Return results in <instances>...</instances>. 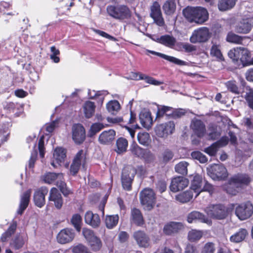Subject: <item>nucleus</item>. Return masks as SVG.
Instances as JSON below:
<instances>
[{
	"label": "nucleus",
	"instance_id": "obj_58",
	"mask_svg": "<svg viewBox=\"0 0 253 253\" xmlns=\"http://www.w3.org/2000/svg\"><path fill=\"white\" fill-rule=\"evenodd\" d=\"M151 13L150 15L151 17L158 15L162 14L161 8H160V5L157 1H155L152 6H151Z\"/></svg>",
	"mask_w": 253,
	"mask_h": 253
},
{
	"label": "nucleus",
	"instance_id": "obj_51",
	"mask_svg": "<svg viewBox=\"0 0 253 253\" xmlns=\"http://www.w3.org/2000/svg\"><path fill=\"white\" fill-rule=\"evenodd\" d=\"M131 151L133 155L136 156L137 157H144L145 153L147 152V151L145 150L140 148L137 144L132 146ZM147 153L150 155H152V154L150 153V151H148Z\"/></svg>",
	"mask_w": 253,
	"mask_h": 253
},
{
	"label": "nucleus",
	"instance_id": "obj_54",
	"mask_svg": "<svg viewBox=\"0 0 253 253\" xmlns=\"http://www.w3.org/2000/svg\"><path fill=\"white\" fill-rule=\"evenodd\" d=\"M194 159L198 160L201 163H205L208 161L206 156L199 151H194L191 153Z\"/></svg>",
	"mask_w": 253,
	"mask_h": 253
},
{
	"label": "nucleus",
	"instance_id": "obj_14",
	"mask_svg": "<svg viewBox=\"0 0 253 253\" xmlns=\"http://www.w3.org/2000/svg\"><path fill=\"white\" fill-rule=\"evenodd\" d=\"M72 139L77 144H82L85 138V130L84 127L80 124H75L72 128Z\"/></svg>",
	"mask_w": 253,
	"mask_h": 253
},
{
	"label": "nucleus",
	"instance_id": "obj_64",
	"mask_svg": "<svg viewBox=\"0 0 253 253\" xmlns=\"http://www.w3.org/2000/svg\"><path fill=\"white\" fill-rule=\"evenodd\" d=\"M243 124L248 128L253 129V117L244 118L243 120Z\"/></svg>",
	"mask_w": 253,
	"mask_h": 253
},
{
	"label": "nucleus",
	"instance_id": "obj_42",
	"mask_svg": "<svg viewBox=\"0 0 253 253\" xmlns=\"http://www.w3.org/2000/svg\"><path fill=\"white\" fill-rule=\"evenodd\" d=\"M244 37L238 36L232 32H229L226 37V41L229 42L236 44H242Z\"/></svg>",
	"mask_w": 253,
	"mask_h": 253
},
{
	"label": "nucleus",
	"instance_id": "obj_45",
	"mask_svg": "<svg viewBox=\"0 0 253 253\" xmlns=\"http://www.w3.org/2000/svg\"><path fill=\"white\" fill-rule=\"evenodd\" d=\"M225 85L228 90L235 95H239L241 93V89L235 81H228L225 83Z\"/></svg>",
	"mask_w": 253,
	"mask_h": 253
},
{
	"label": "nucleus",
	"instance_id": "obj_17",
	"mask_svg": "<svg viewBox=\"0 0 253 253\" xmlns=\"http://www.w3.org/2000/svg\"><path fill=\"white\" fill-rule=\"evenodd\" d=\"M48 189L46 187H42L37 189L34 195V201L35 205L39 207H42L45 204V196L47 195Z\"/></svg>",
	"mask_w": 253,
	"mask_h": 253
},
{
	"label": "nucleus",
	"instance_id": "obj_30",
	"mask_svg": "<svg viewBox=\"0 0 253 253\" xmlns=\"http://www.w3.org/2000/svg\"><path fill=\"white\" fill-rule=\"evenodd\" d=\"M115 135L116 132L113 129L104 131L99 136V142L103 144L110 143L114 139Z\"/></svg>",
	"mask_w": 253,
	"mask_h": 253
},
{
	"label": "nucleus",
	"instance_id": "obj_15",
	"mask_svg": "<svg viewBox=\"0 0 253 253\" xmlns=\"http://www.w3.org/2000/svg\"><path fill=\"white\" fill-rule=\"evenodd\" d=\"M189 184L188 180L182 176H177L172 179L169 188L171 191L177 192L183 190Z\"/></svg>",
	"mask_w": 253,
	"mask_h": 253
},
{
	"label": "nucleus",
	"instance_id": "obj_46",
	"mask_svg": "<svg viewBox=\"0 0 253 253\" xmlns=\"http://www.w3.org/2000/svg\"><path fill=\"white\" fill-rule=\"evenodd\" d=\"M71 222L78 232H80L82 223V218L81 216L76 213L72 216Z\"/></svg>",
	"mask_w": 253,
	"mask_h": 253
},
{
	"label": "nucleus",
	"instance_id": "obj_36",
	"mask_svg": "<svg viewBox=\"0 0 253 253\" xmlns=\"http://www.w3.org/2000/svg\"><path fill=\"white\" fill-rule=\"evenodd\" d=\"M235 3V0H218L217 6L220 11H224L231 9Z\"/></svg>",
	"mask_w": 253,
	"mask_h": 253
},
{
	"label": "nucleus",
	"instance_id": "obj_52",
	"mask_svg": "<svg viewBox=\"0 0 253 253\" xmlns=\"http://www.w3.org/2000/svg\"><path fill=\"white\" fill-rule=\"evenodd\" d=\"M24 244L23 238L20 235H17L10 242V245L12 248L18 250L22 248Z\"/></svg>",
	"mask_w": 253,
	"mask_h": 253
},
{
	"label": "nucleus",
	"instance_id": "obj_62",
	"mask_svg": "<svg viewBox=\"0 0 253 253\" xmlns=\"http://www.w3.org/2000/svg\"><path fill=\"white\" fill-rule=\"evenodd\" d=\"M215 251L214 244L212 243H207L204 246L202 253H213Z\"/></svg>",
	"mask_w": 253,
	"mask_h": 253
},
{
	"label": "nucleus",
	"instance_id": "obj_63",
	"mask_svg": "<svg viewBox=\"0 0 253 253\" xmlns=\"http://www.w3.org/2000/svg\"><path fill=\"white\" fill-rule=\"evenodd\" d=\"M209 131H210L208 133L209 138L213 140L215 139L218 135L216 127L213 125H210L209 127Z\"/></svg>",
	"mask_w": 253,
	"mask_h": 253
},
{
	"label": "nucleus",
	"instance_id": "obj_38",
	"mask_svg": "<svg viewBox=\"0 0 253 253\" xmlns=\"http://www.w3.org/2000/svg\"><path fill=\"white\" fill-rule=\"evenodd\" d=\"M16 227V223H12L10 225L7 231L2 234L1 238L0 239V241L2 242H5L8 241V240L10 238L11 235L14 233Z\"/></svg>",
	"mask_w": 253,
	"mask_h": 253
},
{
	"label": "nucleus",
	"instance_id": "obj_49",
	"mask_svg": "<svg viewBox=\"0 0 253 253\" xmlns=\"http://www.w3.org/2000/svg\"><path fill=\"white\" fill-rule=\"evenodd\" d=\"M92 250L97 251L99 250L102 246L101 240L96 236L87 242Z\"/></svg>",
	"mask_w": 253,
	"mask_h": 253
},
{
	"label": "nucleus",
	"instance_id": "obj_6",
	"mask_svg": "<svg viewBox=\"0 0 253 253\" xmlns=\"http://www.w3.org/2000/svg\"><path fill=\"white\" fill-rule=\"evenodd\" d=\"M235 214L241 220L249 218L253 214V204L250 201L238 205L235 209Z\"/></svg>",
	"mask_w": 253,
	"mask_h": 253
},
{
	"label": "nucleus",
	"instance_id": "obj_26",
	"mask_svg": "<svg viewBox=\"0 0 253 253\" xmlns=\"http://www.w3.org/2000/svg\"><path fill=\"white\" fill-rule=\"evenodd\" d=\"M203 185L204 180H203L202 176L198 174L195 175L191 181L190 188L196 193V197L202 192V186Z\"/></svg>",
	"mask_w": 253,
	"mask_h": 253
},
{
	"label": "nucleus",
	"instance_id": "obj_18",
	"mask_svg": "<svg viewBox=\"0 0 253 253\" xmlns=\"http://www.w3.org/2000/svg\"><path fill=\"white\" fill-rule=\"evenodd\" d=\"M191 128L198 137H202L206 134V129L204 123L200 120L194 119L191 124Z\"/></svg>",
	"mask_w": 253,
	"mask_h": 253
},
{
	"label": "nucleus",
	"instance_id": "obj_55",
	"mask_svg": "<svg viewBox=\"0 0 253 253\" xmlns=\"http://www.w3.org/2000/svg\"><path fill=\"white\" fill-rule=\"evenodd\" d=\"M140 79H142L141 80H144L146 83L149 84L156 85H159L162 84V82L157 81L153 78L149 77L144 74L143 75H140Z\"/></svg>",
	"mask_w": 253,
	"mask_h": 253
},
{
	"label": "nucleus",
	"instance_id": "obj_21",
	"mask_svg": "<svg viewBox=\"0 0 253 253\" xmlns=\"http://www.w3.org/2000/svg\"><path fill=\"white\" fill-rule=\"evenodd\" d=\"M187 220L190 223L197 221L205 223L209 225L211 224V220L207 217L204 214L197 211H193L189 213L187 216Z\"/></svg>",
	"mask_w": 253,
	"mask_h": 253
},
{
	"label": "nucleus",
	"instance_id": "obj_24",
	"mask_svg": "<svg viewBox=\"0 0 253 253\" xmlns=\"http://www.w3.org/2000/svg\"><path fill=\"white\" fill-rule=\"evenodd\" d=\"M183 228L181 222H170L166 224L164 227V232L168 235H170L178 232Z\"/></svg>",
	"mask_w": 253,
	"mask_h": 253
},
{
	"label": "nucleus",
	"instance_id": "obj_41",
	"mask_svg": "<svg viewBox=\"0 0 253 253\" xmlns=\"http://www.w3.org/2000/svg\"><path fill=\"white\" fill-rule=\"evenodd\" d=\"M118 215H107L105 219L106 227L109 229H112L117 225L119 221Z\"/></svg>",
	"mask_w": 253,
	"mask_h": 253
},
{
	"label": "nucleus",
	"instance_id": "obj_33",
	"mask_svg": "<svg viewBox=\"0 0 253 253\" xmlns=\"http://www.w3.org/2000/svg\"><path fill=\"white\" fill-rule=\"evenodd\" d=\"M139 120L141 125L145 128H149L152 125V119L149 112H142L139 114Z\"/></svg>",
	"mask_w": 253,
	"mask_h": 253
},
{
	"label": "nucleus",
	"instance_id": "obj_11",
	"mask_svg": "<svg viewBox=\"0 0 253 253\" xmlns=\"http://www.w3.org/2000/svg\"><path fill=\"white\" fill-rule=\"evenodd\" d=\"M175 129V124L172 121L160 124L155 128L156 135L160 137L166 138L173 133Z\"/></svg>",
	"mask_w": 253,
	"mask_h": 253
},
{
	"label": "nucleus",
	"instance_id": "obj_13",
	"mask_svg": "<svg viewBox=\"0 0 253 253\" xmlns=\"http://www.w3.org/2000/svg\"><path fill=\"white\" fill-rule=\"evenodd\" d=\"M185 113V111L182 109H175L170 107L162 106L158 108L157 117H160L166 114L169 116L171 115L174 118H177L183 116Z\"/></svg>",
	"mask_w": 253,
	"mask_h": 253
},
{
	"label": "nucleus",
	"instance_id": "obj_48",
	"mask_svg": "<svg viewBox=\"0 0 253 253\" xmlns=\"http://www.w3.org/2000/svg\"><path fill=\"white\" fill-rule=\"evenodd\" d=\"M106 108L109 112L111 114H114L119 110L120 105L118 101L111 100L106 104Z\"/></svg>",
	"mask_w": 253,
	"mask_h": 253
},
{
	"label": "nucleus",
	"instance_id": "obj_47",
	"mask_svg": "<svg viewBox=\"0 0 253 253\" xmlns=\"http://www.w3.org/2000/svg\"><path fill=\"white\" fill-rule=\"evenodd\" d=\"M189 164L185 161H182L176 164L175 166V170L176 172L186 175L187 174V167Z\"/></svg>",
	"mask_w": 253,
	"mask_h": 253
},
{
	"label": "nucleus",
	"instance_id": "obj_10",
	"mask_svg": "<svg viewBox=\"0 0 253 253\" xmlns=\"http://www.w3.org/2000/svg\"><path fill=\"white\" fill-rule=\"evenodd\" d=\"M209 30L207 27H202L195 30L190 38L191 43H201L206 42L210 38Z\"/></svg>",
	"mask_w": 253,
	"mask_h": 253
},
{
	"label": "nucleus",
	"instance_id": "obj_60",
	"mask_svg": "<svg viewBox=\"0 0 253 253\" xmlns=\"http://www.w3.org/2000/svg\"><path fill=\"white\" fill-rule=\"evenodd\" d=\"M9 131L6 127L0 129V145L7 139Z\"/></svg>",
	"mask_w": 253,
	"mask_h": 253
},
{
	"label": "nucleus",
	"instance_id": "obj_4",
	"mask_svg": "<svg viewBox=\"0 0 253 253\" xmlns=\"http://www.w3.org/2000/svg\"><path fill=\"white\" fill-rule=\"evenodd\" d=\"M106 10L109 16L116 19L124 20L131 17L130 9L125 5H109L107 6Z\"/></svg>",
	"mask_w": 253,
	"mask_h": 253
},
{
	"label": "nucleus",
	"instance_id": "obj_61",
	"mask_svg": "<svg viewBox=\"0 0 253 253\" xmlns=\"http://www.w3.org/2000/svg\"><path fill=\"white\" fill-rule=\"evenodd\" d=\"M72 251L74 253H91L86 247L81 244L73 247Z\"/></svg>",
	"mask_w": 253,
	"mask_h": 253
},
{
	"label": "nucleus",
	"instance_id": "obj_19",
	"mask_svg": "<svg viewBox=\"0 0 253 253\" xmlns=\"http://www.w3.org/2000/svg\"><path fill=\"white\" fill-rule=\"evenodd\" d=\"M253 26V17L243 19L236 27L237 33L247 34L250 32Z\"/></svg>",
	"mask_w": 253,
	"mask_h": 253
},
{
	"label": "nucleus",
	"instance_id": "obj_44",
	"mask_svg": "<svg viewBox=\"0 0 253 253\" xmlns=\"http://www.w3.org/2000/svg\"><path fill=\"white\" fill-rule=\"evenodd\" d=\"M239 52L238 56V60H240L241 62H244L248 60L250 56V51L244 47H237V50Z\"/></svg>",
	"mask_w": 253,
	"mask_h": 253
},
{
	"label": "nucleus",
	"instance_id": "obj_2",
	"mask_svg": "<svg viewBox=\"0 0 253 253\" xmlns=\"http://www.w3.org/2000/svg\"><path fill=\"white\" fill-rule=\"evenodd\" d=\"M184 17L190 22L202 24L209 19L208 10L202 7H187L183 10Z\"/></svg>",
	"mask_w": 253,
	"mask_h": 253
},
{
	"label": "nucleus",
	"instance_id": "obj_39",
	"mask_svg": "<svg viewBox=\"0 0 253 253\" xmlns=\"http://www.w3.org/2000/svg\"><path fill=\"white\" fill-rule=\"evenodd\" d=\"M116 145L117 147L116 152L121 154L126 151L128 146V142L126 138L121 137L117 140Z\"/></svg>",
	"mask_w": 253,
	"mask_h": 253
},
{
	"label": "nucleus",
	"instance_id": "obj_8",
	"mask_svg": "<svg viewBox=\"0 0 253 253\" xmlns=\"http://www.w3.org/2000/svg\"><path fill=\"white\" fill-rule=\"evenodd\" d=\"M205 211L210 216L218 219H223L227 215L225 207L221 204L209 205Z\"/></svg>",
	"mask_w": 253,
	"mask_h": 253
},
{
	"label": "nucleus",
	"instance_id": "obj_9",
	"mask_svg": "<svg viewBox=\"0 0 253 253\" xmlns=\"http://www.w3.org/2000/svg\"><path fill=\"white\" fill-rule=\"evenodd\" d=\"M135 174L136 170L132 167H127L123 169L121 180L124 189L127 191L131 190V184Z\"/></svg>",
	"mask_w": 253,
	"mask_h": 253
},
{
	"label": "nucleus",
	"instance_id": "obj_34",
	"mask_svg": "<svg viewBox=\"0 0 253 253\" xmlns=\"http://www.w3.org/2000/svg\"><path fill=\"white\" fill-rule=\"evenodd\" d=\"M176 6L175 0H167L164 2L163 9L166 14L171 15L174 13Z\"/></svg>",
	"mask_w": 253,
	"mask_h": 253
},
{
	"label": "nucleus",
	"instance_id": "obj_31",
	"mask_svg": "<svg viewBox=\"0 0 253 253\" xmlns=\"http://www.w3.org/2000/svg\"><path fill=\"white\" fill-rule=\"evenodd\" d=\"M96 106L94 102L90 101H85L83 105L84 116L87 119L91 118L94 115Z\"/></svg>",
	"mask_w": 253,
	"mask_h": 253
},
{
	"label": "nucleus",
	"instance_id": "obj_56",
	"mask_svg": "<svg viewBox=\"0 0 253 253\" xmlns=\"http://www.w3.org/2000/svg\"><path fill=\"white\" fill-rule=\"evenodd\" d=\"M249 106L253 109V88H249L245 96Z\"/></svg>",
	"mask_w": 253,
	"mask_h": 253
},
{
	"label": "nucleus",
	"instance_id": "obj_37",
	"mask_svg": "<svg viewBox=\"0 0 253 253\" xmlns=\"http://www.w3.org/2000/svg\"><path fill=\"white\" fill-rule=\"evenodd\" d=\"M193 196L192 191L188 190L177 195L175 196V200L180 203H185L189 202Z\"/></svg>",
	"mask_w": 253,
	"mask_h": 253
},
{
	"label": "nucleus",
	"instance_id": "obj_29",
	"mask_svg": "<svg viewBox=\"0 0 253 253\" xmlns=\"http://www.w3.org/2000/svg\"><path fill=\"white\" fill-rule=\"evenodd\" d=\"M131 222L137 225L142 226L144 223V220L140 211L137 209L133 208L131 211Z\"/></svg>",
	"mask_w": 253,
	"mask_h": 253
},
{
	"label": "nucleus",
	"instance_id": "obj_25",
	"mask_svg": "<svg viewBox=\"0 0 253 253\" xmlns=\"http://www.w3.org/2000/svg\"><path fill=\"white\" fill-rule=\"evenodd\" d=\"M85 222L93 228L98 227L100 223L99 216L91 211H87L84 215Z\"/></svg>",
	"mask_w": 253,
	"mask_h": 253
},
{
	"label": "nucleus",
	"instance_id": "obj_28",
	"mask_svg": "<svg viewBox=\"0 0 253 253\" xmlns=\"http://www.w3.org/2000/svg\"><path fill=\"white\" fill-rule=\"evenodd\" d=\"M147 51L155 55H157L159 57H162L165 60H167L171 63H174L176 65H180V66H186L188 65V63L179 59L176 57L173 56H169L160 52H156L152 50H147Z\"/></svg>",
	"mask_w": 253,
	"mask_h": 253
},
{
	"label": "nucleus",
	"instance_id": "obj_35",
	"mask_svg": "<svg viewBox=\"0 0 253 253\" xmlns=\"http://www.w3.org/2000/svg\"><path fill=\"white\" fill-rule=\"evenodd\" d=\"M248 234L247 230L244 228H241L238 232L230 237V240L232 242L239 243L244 240Z\"/></svg>",
	"mask_w": 253,
	"mask_h": 253
},
{
	"label": "nucleus",
	"instance_id": "obj_40",
	"mask_svg": "<svg viewBox=\"0 0 253 253\" xmlns=\"http://www.w3.org/2000/svg\"><path fill=\"white\" fill-rule=\"evenodd\" d=\"M138 142L144 146H148L151 142L150 135L148 132H141L137 134Z\"/></svg>",
	"mask_w": 253,
	"mask_h": 253
},
{
	"label": "nucleus",
	"instance_id": "obj_5",
	"mask_svg": "<svg viewBox=\"0 0 253 253\" xmlns=\"http://www.w3.org/2000/svg\"><path fill=\"white\" fill-rule=\"evenodd\" d=\"M141 204L145 210H151L156 204V196L153 190L145 188L140 193Z\"/></svg>",
	"mask_w": 253,
	"mask_h": 253
},
{
	"label": "nucleus",
	"instance_id": "obj_12",
	"mask_svg": "<svg viewBox=\"0 0 253 253\" xmlns=\"http://www.w3.org/2000/svg\"><path fill=\"white\" fill-rule=\"evenodd\" d=\"M85 163V155L83 150H80L76 155L70 166V173L75 175L78 172L81 165L84 166Z\"/></svg>",
	"mask_w": 253,
	"mask_h": 253
},
{
	"label": "nucleus",
	"instance_id": "obj_3",
	"mask_svg": "<svg viewBox=\"0 0 253 253\" xmlns=\"http://www.w3.org/2000/svg\"><path fill=\"white\" fill-rule=\"evenodd\" d=\"M42 179L45 183H54L65 196L70 193V191L67 188L62 173L47 172L42 176Z\"/></svg>",
	"mask_w": 253,
	"mask_h": 253
},
{
	"label": "nucleus",
	"instance_id": "obj_53",
	"mask_svg": "<svg viewBox=\"0 0 253 253\" xmlns=\"http://www.w3.org/2000/svg\"><path fill=\"white\" fill-rule=\"evenodd\" d=\"M203 233L201 231L191 230L188 233V239L191 241H195L199 240L202 236Z\"/></svg>",
	"mask_w": 253,
	"mask_h": 253
},
{
	"label": "nucleus",
	"instance_id": "obj_43",
	"mask_svg": "<svg viewBox=\"0 0 253 253\" xmlns=\"http://www.w3.org/2000/svg\"><path fill=\"white\" fill-rule=\"evenodd\" d=\"M104 126L103 124L99 123H96L93 124L88 132L87 136L89 137H92L97 133L100 131L102 129L104 128Z\"/></svg>",
	"mask_w": 253,
	"mask_h": 253
},
{
	"label": "nucleus",
	"instance_id": "obj_50",
	"mask_svg": "<svg viewBox=\"0 0 253 253\" xmlns=\"http://www.w3.org/2000/svg\"><path fill=\"white\" fill-rule=\"evenodd\" d=\"M211 55L212 56H214L219 61H222L224 60L223 56L221 52L219 45L215 44H213L211 49Z\"/></svg>",
	"mask_w": 253,
	"mask_h": 253
},
{
	"label": "nucleus",
	"instance_id": "obj_59",
	"mask_svg": "<svg viewBox=\"0 0 253 253\" xmlns=\"http://www.w3.org/2000/svg\"><path fill=\"white\" fill-rule=\"evenodd\" d=\"M219 147L217 143H214L210 146L205 149V152L210 156H214L216 153Z\"/></svg>",
	"mask_w": 253,
	"mask_h": 253
},
{
	"label": "nucleus",
	"instance_id": "obj_32",
	"mask_svg": "<svg viewBox=\"0 0 253 253\" xmlns=\"http://www.w3.org/2000/svg\"><path fill=\"white\" fill-rule=\"evenodd\" d=\"M153 40L170 48L175 45L176 42V39L174 37L168 35L162 36L160 38H157L156 39H154Z\"/></svg>",
	"mask_w": 253,
	"mask_h": 253
},
{
	"label": "nucleus",
	"instance_id": "obj_23",
	"mask_svg": "<svg viewBox=\"0 0 253 253\" xmlns=\"http://www.w3.org/2000/svg\"><path fill=\"white\" fill-rule=\"evenodd\" d=\"M49 200L54 203L55 208L57 209L61 208L63 205V199L61 194L56 188H52L50 190Z\"/></svg>",
	"mask_w": 253,
	"mask_h": 253
},
{
	"label": "nucleus",
	"instance_id": "obj_22",
	"mask_svg": "<svg viewBox=\"0 0 253 253\" xmlns=\"http://www.w3.org/2000/svg\"><path fill=\"white\" fill-rule=\"evenodd\" d=\"M133 236L139 247L146 248L149 246V238L144 232L140 230L136 231Z\"/></svg>",
	"mask_w": 253,
	"mask_h": 253
},
{
	"label": "nucleus",
	"instance_id": "obj_57",
	"mask_svg": "<svg viewBox=\"0 0 253 253\" xmlns=\"http://www.w3.org/2000/svg\"><path fill=\"white\" fill-rule=\"evenodd\" d=\"M82 234L87 242L96 236L92 230L86 228H84L83 229Z\"/></svg>",
	"mask_w": 253,
	"mask_h": 253
},
{
	"label": "nucleus",
	"instance_id": "obj_16",
	"mask_svg": "<svg viewBox=\"0 0 253 253\" xmlns=\"http://www.w3.org/2000/svg\"><path fill=\"white\" fill-rule=\"evenodd\" d=\"M75 232L72 229L65 228L61 230L57 236V240L60 244H66L71 242L75 237Z\"/></svg>",
	"mask_w": 253,
	"mask_h": 253
},
{
	"label": "nucleus",
	"instance_id": "obj_7",
	"mask_svg": "<svg viewBox=\"0 0 253 253\" xmlns=\"http://www.w3.org/2000/svg\"><path fill=\"white\" fill-rule=\"evenodd\" d=\"M208 174L213 180H223L228 176L226 168L222 165L214 164L207 168Z\"/></svg>",
	"mask_w": 253,
	"mask_h": 253
},
{
	"label": "nucleus",
	"instance_id": "obj_1",
	"mask_svg": "<svg viewBox=\"0 0 253 253\" xmlns=\"http://www.w3.org/2000/svg\"><path fill=\"white\" fill-rule=\"evenodd\" d=\"M251 178L245 173H237L231 177L228 183L223 186V189L229 195H236L243 186L248 185Z\"/></svg>",
	"mask_w": 253,
	"mask_h": 253
},
{
	"label": "nucleus",
	"instance_id": "obj_20",
	"mask_svg": "<svg viewBox=\"0 0 253 253\" xmlns=\"http://www.w3.org/2000/svg\"><path fill=\"white\" fill-rule=\"evenodd\" d=\"M66 157V150L61 147L56 148L53 153V160L51 165L55 168L60 166L61 163H63Z\"/></svg>",
	"mask_w": 253,
	"mask_h": 253
},
{
	"label": "nucleus",
	"instance_id": "obj_27",
	"mask_svg": "<svg viewBox=\"0 0 253 253\" xmlns=\"http://www.w3.org/2000/svg\"><path fill=\"white\" fill-rule=\"evenodd\" d=\"M31 194V190L29 189L25 192L21 197L20 202L17 213L21 215L25 209L27 208L30 201V197Z\"/></svg>",
	"mask_w": 253,
	"mask_h": 253
}]
</instances>
